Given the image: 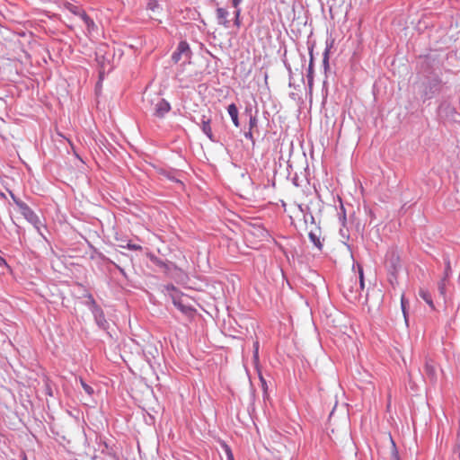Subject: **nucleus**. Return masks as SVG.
Segmentation results:
<instances>
[{"mask_svg": "<svg viewBox=\"0 0 460 460\" xmlns=\"http://www.w3.org/2000/svg\"><path fill=\"white\" fill-rule=\"evenodd\" d=\"M12 199L14 204L19 208L23 217L31 224L36 229L40 230L41 222L36 213L22 200L11 194Z\"/></svg>", "mask_w": 460, "mask_h": 460, "instance_id": "nucleus-1", "label": "nucleus"}, {"mask_svg": "<svg viewBox=\"0 0 460 460\" xmlns=\"http://www.w3.org/2000/svg\"><path fill=\"white\" fill-rule=\"evenodd\" d=\"M359 284L358 286L357 280H355L354 284L356 288L354 289V287L350 285L349 283H347L346 286H343V293L346 296V298L350 302H356L358 301L361 297V292L364 289L365 283H364V274L363 270L359 269Z\"/></svg>", "mask_w": 460, "mask_h": 460, "instance_id": "nucleus-2", "label": "nucleus"}, {"mask_svg": "<svg viewBox=\"0 0 460 460\" xmlns=\"http://www.w3.org/2000/svg\"><path fill=\"white\" fill-rule=\"evenodd\" d=\"M441 81L438 78H432L423 84L420 98L423 102L430 100L440 92Z\"/></svg>", "mask_w": 460, "mask_h": 460, "instance_id": "nucleus-3", "label": "nucleus"}, {"mask_svg": "<svg viewBox=\"0 0 460 460\" xmlns=\"http://www.w3.org/2000/svg\"><path fill=\"white\" fill-rule=\"evenodd\" d=\"M192 52L190 50V45L187 41L181 40L179 42L175 51L172 55V60L174 63H178L180 60L184 58L185 60H190L191 58Z\"/></svg>", "mask_w": 460, "mask_h": 460, "instance_id": "nucleus-4", "label": "nucleus"}, {"mask_svg": "<svg viewBox=\"0 0 460 460\" xmlns=\"http://www.w3.org/2000/svg\"><path fill=\"white\" fill-rule=\"evenodd\" d=\"M210 124L211 119L207 117L206 115H202L200 119V128L202 132L208 137L210 141L217 142L215 136L212 132Z\"/></svg>", "mask_w": 460, "mask_h": 460, "instance_id": "nucleus-5", "label": "nucleus"}, {"mask_svg": "<svg viewBox=\"0 0 460 460\" xmlns=\"http://www.w3.org/2000/svg\"><path fill=\"white\" fill-rule=\"evenodd\" d=\"M171 298L173 305L183 314H188L193 311L190 305H187L182 301V294H171Z\"/></svg>", "mask_w": 460, "mask_h": 460, "instance_id": "nucleus-6", "label": "nucleus"}, {"mask_svg": "<svg viewBox=\"0 0 460 460\" xmlns=\"http://www.w3.org/2000/svg\"><path fill=\"white\" fill-rule=\"evenodd\" d=\"M171 110L170 103L164 100L160 99L155 106V115L158 118H163L166 113H168Z\"/></svg>", "mask_w": 460, "mask_h": 460, "instance_id": "nucleus-7", "label": "nucleus"}, {"mask_svg": "<svg viewBox=\"0 0 460 460\" xmlns=\"http://www.w3.org/2000/svg\"><path fill=\"white\" fill-rule=\"evenodd\" d=\"M92 314L94 317L95 323L101 329L106 330L109 327V323L106 321L104 313L101 307H95V310H93Z\"/></svg>", "mask_w": 460, "mask_h": 460, "instance_id": "nucleus-8", "label": "nucleus"}, {"mask_svg": "<svg viewBox=\"0 0 460 460\" xmlns=\"http://www.w3.org/2000/svg\"><path fill=\"white\" fill-rule=\"evenodd\" d=\"M217 13V22L219 25L224 26L225 28H229L230 21L227 19L229 16V12L222 7H218L216 11Z\"/></svg>", "mask_w": 460, "mask_h": 460, "instance_id": "nucleus-9", "label": "nucleus"}, {"mask_svg": "<svg viewBox=\"0 0 460 460\" xmlns=\"http://www.w3.org/2000/svg\"><path fill=\"white\" fill-rule=\"evenodd\" d=\"M341 208L342 210V215L340 216V221L342 225V227L340 229V235L342 238V242L344 243V244H346L349 248V245L347 244V243H346L347 241L349 240V230L347 228H345V224H346L345 210H344L343 206H341Z\"/></svg>", "mask_w": 460, "mask_h": 460, "instance_id": "nucleus-10", "label": "nucleus"}, {"mask_svg": "<svg viewBox=\"0 0 460 460\" xmlns=\"http://www.w3.org/2000/svg\"><path fill=\"white\" fill-rule=\"evenodd\" d=\"M309 240L314 243V245L320 251L323 249V243L321 242V231L320 229H316L315 231H310L308 234Z\"/></svg>", "mask_w": 460, "mask_h": 460, "instance_id": "nucleus-11", "label": "nucleus"}, {"mask_svg": "<svg viewBox=\"0 0 460 460\" xmlns=\"http://www.w3.org/2000/svg\"><path fill=\"white\" fill-rule=\"evenodd\" d=\"M227 112L232 119L233 124L239 128L240 122L238 118V109L237 106L234 103H231L227 107Z\"/></svg>", "mask_w": 460, "mask_h": 460, "instance_id": "nucleus-12", "label": "nucleus"}, {"mask_svg": "<svg viewBox=\"0 0 460 460\" xmlns=\"http://www.w3.org/2000/svg\"><path fill=\"white\" fill-rule=\"evenodd\" d=\"M62 7L69 11L74 15H77V12L80 11L81 7L78 5H75L66 0H60L59 4Z\"/></svg>", "mask_w": 460, "mask_h": 460, "instance_id": "nucleus-13", "label": "nucleus"}, {"mask_svg": "<svg viewBox=\"0 0 460 460\" xmlns=\"http://www.w3.org/2000/svg\"><path fill=\"white\" fill-rule=\"evenodd\" d=\"M419 296L421 297L431 309H435L431 294L426 289H420Z\"/></svg>", "mask_w": 460, "mask_h": 460, "instance_id": "nucleus-14", "label": "nucleus"}, {"mask_svg": "<svg viewBox=\"0 0 460 460\" xmlns=\"http://www.w3.org/2000/svg\"><path fill=\"white\" fill-rule=\"evenodd\" d=\"M314 58H313V52L310 51V62L308 66V73H307V80H308V86L310 89H312L313 86V81H314Z\"/></svg>", "mask_w": 460, "mask_h": 460, "instance_id": "nucleus-15", "label": "nucleus"}, {"mask_svg": "<svg viewBox=\"0 0 460 460\" xmlns=\"http://www.w3.org/2000/svg\"><path fill=\"white\" fill-rule=\"evenodd\" d=\"M84 24L86 26V31H87L86 35L88 37L93 36V33L98 31V27L92 18H90L88 21H86Z\"/></svg>", "mask_w": 460, "mask_h": 460, "instance_id": "nucleus-16", "label": "nucleus"}, {"mask_svg": "<svg viewBox=\"0 0 460 460\" xmlns=\"http://www.w3.org/2000/svg\"><path fill=\"white\" fill-rule=\"evenodd\" d=\"M425 373L431 380L436 379V369L434 366L429 362L425 364Z\"/></svg>", "mask_w": 460, "mask_h": 460, "instance_id": "nucleus-17", "label": "nucleus"}, {"mask_svg": "<svg viewBox=\"0 0 460 460\" xmlns=\"http://www.w3.org/2000/svg\"><path fill=\"white\" fill-rule=\"evenodd\" d=\"M390 441L392 444V452H391V459L390 460H400L398 450L396 448L395 443L390 436Z\"/></svg>", "mask_w": 460, "mask_h": 460, "instance_id": "nucleus-18", "label": "nucleus"}, {"mask_svg": "<svg viewBox=\"0 0 460 460\" xmlns=\"http://www.w3.org/2000/svg\"><path fill=\"white\" fill-rule=\"evenodd\" d=\"M87 298L88 301L86 302V305L90 308L91 312L95 310V307H100L91 294L87 296Z\"/></svg>", "mask_w": 460, "mask_h": 460, "instance_id": "nucleus-19", "label": "nucleus"}, {"mask_svg": "<svg viewBox=\"0 0 460 460\" xmlns=\"http://www.w3.org/2000/svg\"><path fill=\"white\" fill-rule=\"evenodd\" d=\"M332 46H327V48L325 49L324 52H323V67L325 69V71L329 68V51H330V48Z\"/></svg>", "mask_w": 460, "mask_h": 460, "instance_id": "nucleus-20", "label": "nucleus"}, {"mask_svg": "<svg viewBox=\"0 0 460 460\" xmlns=\"http://www.w3.org/2000/svg\"><path fill=\"white\" fill-rule=\"evenodd\" d=\"M164 290L170 296H171V294H179V295L181 294L172 284H168V285L164 286Z\"/></svg>", "mask_w": 460, "mask_h": 460, "instance_id": "nucleus-21", "label": "nucleus"}, {"mask_svg": "<svg viewBox=\"0 0 460 460\" xmlns=\"http://www.w3.org/2000/svg\"><path fill=\"white\" fill-rule=\"evenodd\" d=\"M80 383H81V385L83 387V389L84 390V392L89 394V395H92L93 394V388L92 386H90L89 385H87L83 379H80Z\"/></svg>", "mask_w": 460, "mask_h": 460, "instance_id": "nucleus-22", "label": "nucleus"}, {"mask_svg": "<svg viewBox=\"0 0 460 460\" xmlns=\"http://www.w3.org/2000/svg\"><path fill=\"white\" fill-rule=\"evenodd\" d=\"M223 447H224L226 455V459L227 460H234V455H233V452H232L230 447L226 444H224Z\"/></svg>", "mask_w": 460, "mask_h": 460, "instance_id": "nucleus-23", "label": "nucleus"}, {"mask_svg": "<svg viewBox=\"0 0 460 460\" xmlns=\"http://www.w3.org/2000/svg\"><path fill=\"white\" fill-rule=\"evenodd\" d=\"M258 125V119L256 116H250L249 119V129L252 130L254 128H256Z\"/></svg>", "mask_w": 460, "mask_h": 460, "instance_id": "nucleus-24", "label": "nucleus"}, {"mask_svg": "<svg viewBox=\"0 0 460 460\" xmlns=\"http://www.w3.org/2000/svg\"><path fill=\"white\" fill-rule=\"evenodd\" d=\"M438 291L442 296L446 295V278L438 283Z\"/></svg>", "mask_w": 460, "mask_h": 460, "instance_id": "nucleus-25", "label": "nucleus"}, {"mask_svg": "<svg viewBox=\"0 0 460 460\" xmlns=\"http://www.w3.org/2000/svg\"><path fill=\"white\" fill-rule=\"evenodd\" d=\"M82 19V21L85 23L86 21H88L91 17L85 13L84 9H80L79 12H77V15Z\"/></svg>", "mask_w": 460, "mask_h": 460, "instance_id": "nucleus-26", "label": "nucleus"}, {"mask_svg": "<svg viewBox=\"0 0 460 460\" xmlns=\"http://www.w3.org/2000/svg\"><path fill=\"white\" fill-rule=\"evenodd\" d=\"M125 247L131 251H141L142 250L141 245L132 243H128V244Z\"/></svg>", "mask_w": 460, "mask_h": 460, "instance_id": "nucleus-27", "label": "nucleus"}, {"mask_svg": "<svg viewBox=\"0 0 460 460\" xmlns=\"http://www.w3.org/2000/svg\"><path fill=\"white\" fill-rule=\"evenodd\" d=\"M406 305H407V301L404 299V296H402V299H401V307H402V311L403 316L405 318V321H407Z\"/></svg>", "mask_w": 460, "mask_h": 460, "instance_id": "nucleus-28", "label": "nucleus"}, {"mask_svg": "<svg viewBox=\"0 0 460 460\" xmlns=\"http://www.w3.org/2000/svg\"><path fill=\"white\" fill-rule=\"evenodd\" d=\"M244 137L249 139L252 145L255 144V140H254V137H253V133H252V130L249 129L247 132L244 133Z\"/></svg>", "mask_w": 460, "mask_h": 460, "instance_id": "nucleus-29", "label": "nucleus"}, {"mask_svg": "<svg viewBox=\"0 0 460 460\" xmlns=\"http://www.w3.org/2000/svg\"><path fill=\"white\" fill-rule=\"evenodd\" d=\"M260 380H261V387H262L263 394L265 396V395H267L268 385H267L265 379L261 376H260Z\"/></svg>", "mask_w": 460, "mask_h": 460, "instance_id": "nucleus-30", "label": "nucleus"}, {"mask_svg": "<svg viewBox=\"0 0 460 460\" xmlns=\"http://www.w3.org/2000/svg\"><path fill=\"white\" fill-rule=\"evenodd\" d=\"M153 261L159 267H166V264L165 262H164L163 261L155 258V260H153Z\"/></svg>", "mask_w": 460, "mask_h": 460, "instance_id": "nucleus-31", "label": "nucleus"}, {"mask_svg": "<svg viewBox=\"0 0 460 460\" xmlns=\"http://www.w3.org/2000/svg\"><path fill=\"white\" fill-rule=\"evenodd\" d=\"M243 0H232V4L234 8H237L241 4Z\"/></svg>", "mask_w": 460, "mask_h": 460, "instance_id": "nucleus-32", "label": "nucleus"}, {"mask_svg": "<svg viewBox=\"0 0 460 460\" xmlns=\"http://www.w3.org/2000/svg\"><path fill=\"white\" fill-rule=\"evenodd\" d=\"M240 15H241V9L238 6L237 8H235V11H234V18H240Z\"/></svg>", "mask_w": 460, "mask_h": 460, "instance_id": "nucleus-33", "label": "nucleus"}, {"mask_svg": "<svg viewBox=\"0 0 460 460\" xmlns=\"http://www.w3.org/2000/svg\"><path fill=\"white\" fill-rule=\"evenodd\" d=\"M253 358H254L255 362H257L259 360V350L253 349Z\"/></svg>", "mask_w": 460, "mask_h": 460, "instance_id": "nucleus-34", "label": "nucleus"}, {"mask_svg": "<svg viewBox=\"0 0 460 460\" xmlns=\"http://www.w3.org/2000/svg\"><path fill=\"white\" fill-rule=\"evenodd\" d=\"M253 349L254 350H259V341H255L253 342Z\"/></svg>", "mask_w": 460, "mask_h": 460, "instance_id": "nucleus-35", "label": "nucleus"}, {"mask_svg": "<svg viewBox=\"0 0 460 460\" xmlns=\"http://www.w3.org/2000/svg\"><path fill=\"white\" fill-rule=\"evenodd\" d=\"M234 24L239 27L240 26V18H234Z\"/></svg>", "mask_w": 460, "mask_h": 460, "instance_id": "nucleus-36", "label": "nucleus"}, {"mask_svg": "<svg viewBox=\"0 0 460 460\" xmlns=\"http://www.w3.org/2000/svg\"><path fill=\"white\" fill-rule=\"evenodd\" d=\"M3 264H4V265H5V264H6V261H5V260H4V258H2V257L0 256V265H3Z\"/></svg>", "mask_w": 460, "mask_h": 460, "instance_id": "nucleus-37", "label": "nucleus"}, {"mask_svg": "<svg viewBox=\"0 0 460 460\" xmlns=\"http://www.w3.org/2000/svg\"><path fill=\"white\" fill-rule=\"evenodd\" d=\"M291 1H292V0H280V2H282V3H289V2H291Z\"/></svg>", "mask_w": 460, "mask_h": 460, "instance_id": "nucleus-38", "label": "nucleus"}, {"mask_svg": "<svg viewBox=\"0 0 460 460\" xmlns=\"http://www.w3.org/2000/svg\"><path fill=\"white\" fill-rule=\"evenodd\" d=\"M450 270V264H449V262H447V270Z\"/></svg>", "mask_w": 460, "mask_h": 460, "instance_id": "nucleus-39", "label": "nucleus"}, {"mask_svg": "<svg viewBox=\"0 0 460 460\" xmlns=\"http://www.w3.org/2000/svg\"><path fill=\"white\" fill-rule=\"evenodd\" d=\"M293 182H294V184H295L296 186H298V184H297V182H296V179H294Z\"/></svg>", "mask_w": 460, "mask_h": 460, "instance_id": "nucleus-40", "label": "nucleus"}, {"mask_svg": "<svg viewBox=\"0 0 460 460\" xmlns=\"http://www.w3.org/2000/svg\"><path fill=\"white\" fill-rule=\"evenodd\" d=\"M310 217H311L312 222H314V217L312 215Z\"/></svg>", "mask_w": 460, "mask_h": 460, "instance_id": "nucleus-41", "label": "nucleus"}, {"mask_svg": "<svg viewBox=\"0 0 460 460\" xmlns=\"http://www.w3.org/2000/svg\"><path fill=\"white\" fill-rule=\"evenodd\" d=\"M22 460H28V459H27V457H26V456H24Z\"/></svg>", "mask_w": 460, "mask_h": 460, "instance_id": "nucleus-42", "label": "nucleus"}]
</instances>
